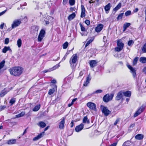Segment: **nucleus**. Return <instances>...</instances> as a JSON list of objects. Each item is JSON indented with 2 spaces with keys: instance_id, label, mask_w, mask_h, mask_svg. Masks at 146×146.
Returning a JSON list of instances; mask_svg holds the SVG:
<instances>
[{
  "instance_id": "f257e3e1",
  "label": "nucleus",
  "mask_w": 146,
  "mask_h": 146,
  "mask_svg": "<svg viewBox=\"0 0 146 146\" xmlns=\"http://www.w3.org/2000/svg\"><path fill=\"white\" fill-rule=\"evenodd\" d=\"M9 70L11 75L16 76L20 75L22 73L23 69L21 67H14L10 68Z\"/></svg>"
},
{
  "instance_id": "f03ea898",
  "label": "nucleus",
  "mask_w": 146,
  "mask_h": 146,
  "mask_svg": "<svg viewBox=\"0 0 146 146\" xmlns=\"http://www.w3.org/2000/svg\"><path fill=\"white\" fill-rule=\"evenodd\" d=\"M100 108L102 112L105 116H107L111 113V111L109 110L106 107L101 105Z\"/></svg>"
},
{
  "instance_id": "7ed1b4c3",
  "label": "nucleus",
  "mask_w": 146,
  "mask_h": 146,
  "mask_svg": "<svg viewBox=\"0 0 146 146\" xmlns=\"http://www.w3.org/2000/svg\"><path fill=\"white\" fill-rule=\"evenodd\" d=\"M117 46L115 48V50L117 52H119L121 51L123 48L124 44L119 40H118L117 42Z\"/></svg>"
},
{
  "instance_id": "20e7f679",
  "label": "nucleus",
  "mask_w": 146,
  "mask_h": 146,
  "mask_svg": "<svg viewBox=\"0 0 146 146\" xmlns=\"http://www.w3.org/2000/svg\"><path fill=\"white\" fill-rule=\"evenodd\" d=\"M113 94H111L110 95L107 94L105 95L103 98V101L105 102H108L112 99L113 96Z\"/></svg>"
},
{
  "instance_id": "39448f33",
  "label": "nucleus",
  "mask_w": 146,
  "mask_h": 146,
  "mask_svg": "<svg viewBox=\"0 0 146 146\" xmlns=\"http://www.w3.org/2000/svg\"><path fill=\"white\" fill-rule=\"evenodd\" d=\"M145 106L143 105L142 106L138 108L137 110L134 113L133 116L135 117L140 114L144 110Z\"/></svg>"
},
{
  "instance_id": "423d86ee",
  "label": "nucleus",
  "mask_w": 146,
  "mask_h": 146,
  "mask_svg": "<svg viewBox=\"0 0 146 146\" xmlns=\"http://www.w3.org/2000/svg\"><path fill=\"white\" fill-rule=\"evenodd\" d=\"M45 34V31L44 30L42 29L40 31V33L38 36V41L40 42L41 41L43 38L44 37Z\"/></svg>"
},
{
  "instance_id": "0eeeda50",
  "label": "nucleus",
  "mask_w": 146,
  "mask_h": 146,
  "mask_svg": "<svg viewBox=\"0 0 146 146\" xmlns=\"http://www.w3.org/2000/svg\"><path fill=\"white\" fill-rule=\"evenodd\" d=\"M78 56L76 54H73L71 57L70 60V63L72 65V64H75L77 60Z\"/></svg>"
},
{
  "instance_id": "6e6552de",
  "label": "nucleus",
  "mask_w": 146,
  "mask_h": 146,
  "mask_svg": "<svg viewBox=\"0 0 146 146\" xmlns=\"http://www.w3.org/2000/svg\"><path fill=\"white\" fill-rule=\"evenodd\" d=\"M86 105L90 109L96 111V105L94 103L91 102H89Z\"/></svg>"
},
{
  "instance_id": "1a4fd4ad",
  "label": "nucleus",
  "mask_w": 146,
  "mask_h": 146,
  "mask_svg": "<svg viewBox=\"0 0 146 146\" xmlns=\"http://www.w3.org/2000/svg\"><path fill=\"white\" fill-rule=\"evenodd\" d=\"M127 67L130 70V72L132 73L134 78H136L137 75L136 73V70L134 68H133L131 66L128 65Z\"/></svg>"
},
{
  "instance_id": "9d476101",
  "label": "nucleus",
  "mask_w": 146,
  "mask_h": 146,
  "mask_svg": "<svg viewBox=\"0 0 146 146\" xmlns=\"http://www.w3.org/2000/svg\"><path fill=\"white\" fill-rule=\"evenodd\" d=\"M21 23L20 19H17L14 21L12 25V28H14L19 26Z\"/></svg>"
},
{
  "instance_id": "9b49d317",
  "label": "nucleus",
  "mask_w": 146,
  "mask_h": 146,
  "mask_svg": "<svg viewBox=\"0 0 146 146\" xmlns=\"http://www.w3.org/2000/svg\"><path fill=\"white\" fill-rule=\"evenodd\" d=\"M10 91L9 88H5L2 90L0 94V96L1 97H3L6 94Z\"/></svg>"
},
{
  "instance_id": "f8f14e48",
  "label": "nucleus",
  "mask_w": 146,
  "mask_h": 146,
  "mask_svg": "<svg viewBox=\"0 0 146 146\" xmlns=\"http://www.w3.org/2000/svg\"><path fill=\"white\" fill-rule=\"evenodd\" d=\"M65 119V117H63L60 123L59 128L61 129H62L64 128Z\"/></svg>"
},
{
  "instance_id": "ddd939ff",
  "label": "nucleus",
  "mask_w": 146,
  "mask_h": 146,
  "mask_svg": "<svg viewBox=\"0 0 146 146\" xmlns=\"http://www.w3.org/2000/svg\"><path fill=\"white\" fill-rule=\"evenodd\" d=\"M84 127V125L83 124L81 123L80 125L76 127L75 129V131L77 132H79L83 129Z\"/></svg>"
},
{
  "instance_id": "4468645a",
  "label": "nucleus",
  "mask_w": 146,
  "mask_h": 146,
  "mask_svg": "<svg viewBox=\"0 0 146 146\" xmlns=\"http://www.w3.org/2000/svg\"><path fill=\"white\" fill-rule=\"evenodd\" d=\"M81 7V13L80 15V17L81 18L84 17L86 16L85 12L86 10L84 7L83 5H82Z\"/></svg>"
},
{
  "instance_id": "2eb2a0df",
  "label": "nucleus",
  "mask_w": 146,
  "mask_h": 146,
  "mask_svg": "<svg viewBox=\"0 0 146 146\" xmlns=\"http://www.w3.org/2000/svg\"><path fill=\"white\" fill-rule=\"evenodd\" d=\"M44 134V132H42L38 135H37V136L34 137L33 139V141H35L38 140L43 136Z\"/></svg>"
},
{
  "instance_id": "dca6fc26",
  "label": "nucleus",
  "mask_w": 146,
  "mask_h": 146,
  "mask_svg": "<svg viewBox=\"0 0 146 146\" xmlns=\"http://www.w3.org/2000/svg\"><path fill=\"white\" fill-rule=\"evenodd\" d=\"M104 25L101 24H98L97 27L96 28L95 31L97 32H100L102 29Z\"/></svg>"
},
{
  "instance_id": "f3484780",
  "label": "nucleus",
  "mask_w": 146,
  "mask_h": 146,
  "mask_svg": "<svg viewBox=\"0 0 146 146\" xmlns=\"http://www.w3.org/2000/svg\"><path fill=\"white\" fill-rule=\"evenodd\" d=\"M123 91H120L119 92L115 98V99L117 100H120L123 97Z\"/></svg>"
},
{
  "instance_id": "a211bd4d",
  "label": "nucleus",
  "mask_w": 146,
  "mask_h": 146,
  "mask_svg": "<svg viewBox=\"0 0 146 146\" xmlns=\"http://www.w3.org/2000/svg\"><path fill=\"white\" fill-rule=\"evenodd\" d=\"M111 7V4L109 3L104 7V9L106 13H108Z\"/></svg>"
},
{
  "instance_id": "6ab92c4d",
  "label": "nucleus",
  "mask_w": 146,
  "mask_h": 146,
  "mask_svg": "<svg viewBox=\"0 0 146 146\" xmlns=\"http://www.w3.org/2000/svg\"><path fill=\"white\" fill-rule=\"evenodd\" d=\"M57 91V86L54 85V87L53 88L49 90L48 94L49 95H51L53 94L55 91Z\"/></svg>"
},
{
  "instance_id": "aec40b11",
  "label": "nucleus",
  "mask_w": 146,
  "mask_h": 146,
  "mask_svg": "<svg viewBox=\"0 0 146 146\" xmlns=\"http://www.w3.org/2000/svg\"><path fill=\"white\" fill-rule=\"evenodd\" d=\"M91 77L89 75L87 77L86 81L84 82L83 86H87L88 84L89 83L90 81L91 80Z\"/></svg>"
},
{
  "instance_id": "412c9836",
  "label": "nucleus",
  "mask_w": 146,
  "mask_h": 146,
  "mask_svg": "<svg viewBox=\"0 0 146 146\" xmlns=\"http://www.w3.org/2000/svg\"><path fill=\"white\" fill-rule=\"evenodd\" d=\"M97 61L96 60H90L89 62V64L90 67L93 68L97 65Z\"/></svg>"
},
{
  "instance_id": "4be33fe9",
  "label": "nucleus",
  "mask_w": 146,
  "mask_h": 146,
  "mask_svg": "<svg viewBox=\"0 0 146 146\" xmlns=\"http://www.w3.org/2000/svg\"><path fill=\"white\" fill-rule=\"evenodd\" d=\"M39 29L38 27L37 26H33L31 27V30L32 31H33L34 33H37L38 30Z\"/></svg>"
},
{
  "instance_id": "5701e85b",
  "label": "nucleus",
  "mask_w": 146,
  "mask_h": 146,
  "mask_svg": "<svg viewBox=\"0 0 146 146\" xmlns=\"http://www.w3.org/2000/svg\"><path fill=\"white\" fill-rule=\"evenodd\" d=\"M130 25L131 23H125L123 26V31L124 32Z\"/></svg>"
},
{
  "instance_id": "b1692460",
  "label": "nucleus",
  "mask_w": 146,
  "mask_h": 146,
  "mask_svg": "<svg viewBox=\"0 0 146 146\" xmlns=\"http://www.w3.org/2000/svg\"><path fill=\"white\" fill-rule=\"evenodd\" d=\"M131 93L130 91H127L126 92H123V95L126 97H129L131 96Z\"/></svg>"
},
{
  "instance_id": "393cba45",
  "label": "nucleus",
  "mask_w": 146,
  "mask_h": 146,
  "mask_svg": "<svg viewBox=\"0 0 146 146\" xmlns=\"http://www.w3.org/2000/svg\"><path fill=\"white\" fill-rule=\"evenodd\" d=\"M16 140L15 139H12L8 140L7 141V143L8 144H13L16 143Z\"/></svg>"
},
{
  "instance_id": "a878e982",
  "label": "nucleus",
  "mask_w": 146,
  "mask_h": 146,
  "mask_svg": "<svg viewBox=\"0 0 146 146\" xmlns=\"http://www.w3.org/2000/svg\"><path fill=\"white\" fill-rule=\"evenodd\" d=\"M143 135L141 134H138L135 136V138L136 139L141 140L143 138Z\"/></svg>"
},
{
  "instance_id": "bb28decb",
  "label": "nucleus",
  "mask_w": 146,
  "mask_h": 146,
  "mask_svg": "<svg viewBox=\"0 0 146 146\" xmlns=\"http://www.w3.org/2000/svg\"><path fill=\"white\" fill-rule=\"evenodd\" d=\"M131 144L132 143L130 141H127L123 143L122 146H131Z\"/></svg>"
},
{
  "instance_id": "cd10ccee",
  "label": "nucleus",
  "mask_w": 146,
  "mask_h": 146,
  "mask_svg": "<svg viewBox=\"0 0 146 146\" xmlns=\"http://www.w3.org/2000/svg\"><path fill=\"white\" fill-rule=\"evenodd\" d=\"M8 50L11 51L10 47H7L6 46H5L3 49L2 52L4 53H5Z\"/></svg>"
},
{
  "instance_id": "c85d7f7f",
  "label": "nucleus",
  "mask_w": 146,
  "mask_h": 146,
  "mask_svg": "<svg viewBox=\"0 0 146 146\" xmlns=\"http://www.w3.org/2000/svg\"><path fill=\"white\" fill-rule=\"evenodd\" d=\"M38 125L40 126V127L43 128L46 126V124L43 121H40L37 124Z\"/></svg>"
},
{
  "instance_id": "c756f323",
  "label": "nucleus",
  "mask_w": 146,
  "mask_h": 146,
  "mask_svg": "<svg viewBox=\"0 0 146 146\" xmlns=\"http://www.w3.org/2000/svg\"><path fill=\"white\" fill-rule=\"evenodd\" d=\"M121 7V3H119L113 9V11L116 12Z\"/></svg>"
},
{
  "instance_id": "7c9ffc66",
  "label": "nucleus",
  "mask_w": 146,
  "mask_h": 146,
  "mask_svg": "<svg viewBox=\"0 0 146 146\" xmlns=\"http://www.w3.org/2000/svg\"><path fill=\"white\" fill-rule=\"evenodd\" d=\"M76 15L74 13H73L69 15L68 17V19L69 21H70L73 19L75 17Z\"/></svg>"
},
{
  "instance_id": "2f4dec72",
  "label": "nucleus",
  "mask_w": 146,
  "mask_h": 146,
  "mask_svg": "<svg viewBox=\"0 0 146 146\" xmlns=\"http://www.w3.org/2000/svg\"><path fill=\"white\" fill-rule=\"evenodd\" d=\"M83 122L84 123H87V124H89L90 123V122L89 120L88 119L87 117L86 116H85L84 117L83 120Z\"/></svg>"
},
{
  "instance_id": "473e14b6",
  "label": "nucleus",
  "mask_w": 146,
  "mask_h": 146,
  "mask_svg": "<svg viewBox=\"0 0 146 146\" xmlns=\"http://www.w3.org/2000/svg\"><path fill=\"white\" fill-rule=\"evenodd\" d=\"M40 104H39L36 106L33 109V111H38L40 108Z\"/></svg>"
},
{
  "instance_id": "72a5a7b5",
  "label": "nucleus",
  "mask_w": 146,
  "mask_h": 146,
  "mask_svg": "<svg viewBox=\"0 0 146 146\" xmlns=\"http://www.w3.org/2000/svg\"><path fill=\"white\" fill-rule=\"evenodd\" d=\"M139 61L141 62L145 63H146V57H142L139 59Z\"/></svg>"
},
{
  "instance_id": "f704fd0d",
  "label": "nucleus",
  "mask_w": 146,
  "mask_h": 146,
  "mask_svg": "<svg viewBox=\"0 0 146 146\" xmlns=\"http://www.w3.org/2000/svg\"><path fill=\"white\" fill-rule=\"evenodd\" d=\"M25 114V112L24 111L21 112L20 113L16 115V117L19 118L23 116Z\"/></svg>"
},
{
  "instance_id": "c9c22d12",
  "label": "nucleus",
  "mask_w": 146,
  "mask_h": 146,
  "mask_svg": "<svg viewBox=\"0 0 146 146\" xmlns=\"http://www.w3.org/2000/svg\"><path fill=\"white\" fill-rule=\"evenodd\" d=\"M22 41L21 39H19L17 41V45L19 48L21 47V45Z\"/></svg>"
},
{
  "instance_id": "e433bc0d",
  "label": "nucleus",
  "mask_w": 146,
  "mask_h": 146,
  "mask_svg": "<svg viewBox=\"0 0 146 146\" xmlns=\"http://www.w3.org/2000/svg\"><path fill=\"white\" fill-rule=\"evenodd\" d=\"M60 66L59 64V63L56 64V65L54 66L52 68H50L51 71H53L54 70H55L57 68L60 67Z\"/></svg>"
},
{
  "instance_id": "4c0bfd02",
  "label": "nucleus",
  "mask_w": 146,
  "mask_h": 146,
  "mask_svg": "<svg viewBox=\"0 0 146 146\" xmlns=\"http://www.w3.org/2000/svg\"><path fill=\"white\" fill-rule=\"evenodd\" d=\"M123 13H120L119 14L117 17V20L118 21L119 20L122 19V18L123 16Z\"/></svg>"
},
{
  "instance_id": "58836bf2",
  "label": "nucleus",
  "mask_w": 146,
  "mask_h": 146,
  "mask_svg": "<svg viewBox=\"0 0 146 146\" xmlns=\"http://www.w3.org/2000/svg\"><path fill=\"white\" fill-rule=\"evenodd\" d=\"M138 59L139 57H136L134 58L133 61V65H135L137 64Z\"/></svg>"
},
{
  "instance_id": "ea45409f",
  "label": "nucleus",
  "mask_w": 146,
  "mask_h": 146,
  "mask_svg": "<svg viewBox=\"0 0 146 146\" xmlns=\"http://www.w3.org/2000/svg\"><path fill=\"white\" fill-rule=\"evenodd\" d=\"M5 61L4 60L2 61L0 63V70L4 66Z\"/></svg>"
},
{
  "instance_id": "a19ab883",
  "label": "nucleus",
  "mask_w": 146,
  "mask_h": 146,
  "mask_svg": "<svg viewBox=\"0 0 146 146\" xmlns=\"http://www.w3.org/2000/svg\"><path fill=\"white\" fill-rule=\"evenodd\" d=\"M16 101V99L15 98H12L9 102V103L11 104V105H12L15 103Z\"/></svg>"
},
{
  "instance_id": "79ce46f5",
  "label": "nucleus",
  "mask_w": 146,
  "mask_h": 146,
  "mask_svg": "<svg viewBox=\"0 0 146 146\" xmlns=\"http://www.w3.org/2000/svg\"><path fill=\"white\" fill-rule=\"evenodd\" d=\"M93 40L91 39L87 41V42L85 45V47H87L92 42Z\"/></svg>"
},
{
  "instance_id": "37998d69",
  "label": "nucleus",
  "mask_w": 146,
  "mask_h": 146,
  "mask_svg": "<svg viewBox=\"0 0 146 146\" xmlns=\"http://www.w3.org/2000/svg\"><path fill=\"white\" fill-rule=\"evenodd\" d=\"M141 50L143 53H146V43L144 45Z\"/></svg>"
},
{
  "instance_id": "c03bdc74",
  "label": "nucleus",
  "mask_w": 146,
  "mask_h": 146,
  "mask_svg": "<svg viewBox=\"0 0 146 146\" xmlns=\"http://www.w3.org/2000/svg\"><path fill=\"white\" fill-rule=\"evenodd\" d=\"M68 43L67 42H66L63 44V48L64 49H66L68 46Z\"/></svg>"
},
{
  "instance_id": "a18cd8bd",
  "label": "nucleus",
  "mask_w": 146,
  "mask_h": 146,
  "mask_svg": "<svg viewBox=\"0 0 146 146\" xmlns=\"http://www.w3.org/2000/svg\"><path fill=\"white\" fill-rule=\"evenodd\" d=\"M69 3L70 5L72 6L75 4V1L74 0H69Z\"/></svg>"
},
{
  "instance_id": "49530a36",
  "label": "nucleus",
  "mask_w": 146,
  "mask_h": 146,
  "mask_svg": "<svg viewBox=\"0 0 146 146\" xmlns=\"http://www.w3.org/2000/svg\"><path fill=\"white\" fill-rule=\"evenodd\" d=\"M102 90H98L95 91V92H94L93 93V94H94L95 93L97 94H99L102 93Z\"/></svg>"
},
{
  "instance_id": "de8ad7c7",
  "label": "nucleus",
  "mask_w": 146,
  "mask_h": 146,
  "mask_svg": "<svg viewBox=\"0 0 146 146\" xmlns=\"http://www.w3.org/2000/svg\"><path fill=\"white\" fill-rule=\"evenodd\" d=\"M134 42L133 40H129L128 42V44L129 46H132Z\"/></svg>"
},
{
  "instance_id": "09e8293b",
  "label": "nucleus",
  "mask_w": 146,
  "mask_h": 146,
  "mask_svg": "<svg viewBox=\"0 0 146 146\" xmlns=\"http://www.w3.org/2000/svg\"><path fill=\"white\" fill-rule=\"evenodd\" d=\"M80 27L81 31H86L85 28L83 26L81 23H80Z\"/></svg>"
},
{
  "instance_id": "8fccbe9b",
  "label": "nucleus",
  "mask_w": 146,
  "mask_h": 146,
  "mask_svg": "<svg viewBox=\"0 0 146 146\" xmlns=\"http://www.w3.org/2000/svg\"><path fill=\"white\" fill-rule=\"evenodd\" d=\"M131 11H127L125 13V15L126 16L130 15L131 14Z\"/></svg>"
},
{
  "instance_id": "3c124183",
  "label": "nucleus",
  "mask_w": 146,
  "mask_h": 146,
  "mask_svg": "<svg viewBox=\"0 0 146 146\" xmlns=\"http://www.w3.org/2000/svg\"><path fill=\"white\" fill-rule=\"evenodd\" d=\"M120 120V119L119 118H117L115 122L114 123V125H117V124L118 123L119 121Z\"/></svg>"
},
{
  "instance_id": "603ef678",
  "label": "nucleus",
  "mask_w": 146,
  "mask_h": 146,
  "mask_svg": "<svg viewBox=\"0 0 146 146\" xmlns=\"http://www.w3.org/2000/svg\"><path fill=\"white\" fill-rule=\"evenodd\" d=\"M9 42V39L8 38H6L5 40V44H8Z\"/></svg>"
},
{
  "instance_id": "864d4df0",
  "label": "nucleus",
  "mask_w": 146,
  "mask_h": 146,
  "mask_svg": "<svg viewBox=\"0 0 146 146\" xmlns=\"http://www.w3.org/2000/svg\"><path fill=\"white\" fill-rule=\"evenodd\" d=\"M6 107L5 106H0V111H2L5 109Z\"/></svg>"
},
{
  "instance_id": "5fc2aeb1",
  "label": "nucleus",
  "mask_w": 146,
  "mask_h": 146,
  "mask_svg": "<svg viewBox=\"0 0 146 146\" xmlns=\"http://www.w3.org/2000/svg\"><path fill=\"white\" fill-rule=\"evenodd\" d=\"M51 71V70L50 68V69H48L47 70H44L43 71V72L44 73H46L47 72H50Z\"/></svg>"
},
{
  "instance_id": "6e6d98bb",
  "label": "nucleus",
  "mask_w": 146,
  "mask_h": 146,
  "mask_svg": "<svg viewBox=\"0 0 146 146\" xmlns=\"http://www.w3.org/2000/svg\"><path fill=\"white\" fill-rule=\"evenodd\" d=\"M85 23L87 25H89L90 24V21L89 20H86L85 21Z\"/></svg>"
},
{
  "instance_id": "4d7b16f0",
  "label": "nucleus",
  "mask_w": 146,
  "mask_h": 146,
  "mask_svg": "<svg viewBox=\"0 0 146 146\" xmlns=\"http://www.w3.org/2000/svg\"><path fill=\"white\" fill-rule=\"evenodd\" d=\"M5 24L4 23H3L0 25V28L1 29H3V28Z\"/></svg>"
},
{
  "instance_id": "13d9d810",
  "label": "nucleus",
  "mask_w": 146,
  "mask_h": 146,
  "mask_svg": "<svg viewBox=\"0 0 146 146\" xmlns=\"http://www.w3.org/2000/svg\"><path fill=\"white\" fill-rule=\"evenodd\" d=\"M68 0H63V3L64 5H65L67 3Z\"/></svg>"
},
{
  "instance_id": "bf43d9fd",
  "label": "nucleus",
  "mask_w": 146,
  "mask_h": 146,
  "mask_svg": "<svg viewBox=\"0 0 146 146\" xmlns=\"http://www.w3.org/2000/svg\"><path fill=\"white\" fill-rule=\"evenodd\" d=\"M6 10H5V11L0 13V16H1V15H2L3 14H4L5 13V12H6Z\"/></svg>"
},
{
  "instance_id": "052dcab7",
  "label": "nucleus",
  "mask_w": 146,
  "mask_h": 146,
  "mask_svg": "<svg viewBox=\"0 0 146 146\" xmlns=\"http://www.w3.org/2000/svg\"><path fill=\"white\" fill-rule=\"evenodd\" d=\"M31 112L29 111L26 114V115L27 116V117H29V116L31 115Z\"/></svg>"
},
{
  "instance_id": "680f3d73",
  "label": "nucleus",
  "mask_w": 146,
  "mask_h": 146,
  "mask_svg": "<svg viewBox=\"0 0 146 146\" xmlns=\"http://www.w3.org/2000/svg\"><path fill=\"white\" fill-rule=\"evenodd\" d=\"M70 125L71 127H72L74 126V123L72 121L70 123Z\"/></svg>"
},
{
  "instance_id": "e2e57ef3",
  "label": "nucleus",
  "mask_w": 146,
  "mask_h": 146,
  "mask_svg": "<svg viewBox=\"0 0 146 146\" xmlns=\"http://www.w3.org/2000/svg\"><path fill=\"white\" fill-rule=\"evenodd\" d=\"M56 80H53L51 81V82L52 83H53V84L56 83Z\"/></svg>"
},
{
  "instance_id": "0e129e2a",
  "label": "nucleus",
  "mask_w": 146,
  "mask_h": 146,
  "mask_svg": "<svg viewBox=\"0 0 146 146\" xmlns=\"http://www.w3.org/2000/svg\"><path fill=\"white\" fill-rule=\"evenodd\" d=\"M117 144V143H114L111 145L110 146H116Z\"/></svg>"
},
{
  "instance_id": "69168bd1",
  "label": "nucleus",
  "mask_w": 146,
  "mask_h": 146,
  "mask_svg": "<svg viewBox=\"0 0 146 146\" xmlns=\"http://www.w3.org/2000/svg\"><path fill=\"white\" fill-rule=\"evenodd\" d=\"M66 56L65 55L63 57L61 61H64L66 59Z\"/></svg>"
},
{
  "instance_id": "338daca9",
  "label": "nucleus",
  "mask_w": 146,
  "mask_h": 146,
  "mask_svg": "<svg viewBox=\"0 0 146 146\" xmlns=\"http://www.w3.org/2000/svg\"><path fill=\"white\" fill-rule=\"evenodd\" d=\"M143 71L145 74H146V67H145L143 68Z\"/></svg>"
},
{
  "instance_id": "774afa93",
  "label": "nucleus",
  "mask_w": 146,
  "mask_h": 146,
  "mask_svg": "<svg viewBox=\"0 0 146 146\" xmlns=\"http://www.w3.org/2000/svg\"><path fill=\"white\" fill-rule=\"evenodd\" d=\"M139 9L138 8H136L135 10H133V12L135 13L137 12L138 11Z\"/></svg>"
}]
</instances>
